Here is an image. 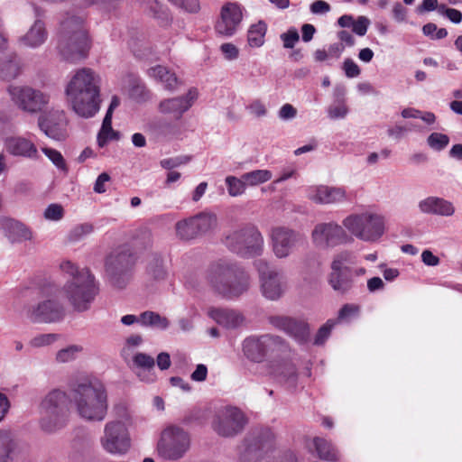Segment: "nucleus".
Instances as JSON below:
<instances>
[{
    "instance_id": "obj_1",
    "label": "nucleus",
    "mask_w": 462,
    "mask_h": 462,
    "mask_svg": "<svg viewBox=\"0 0 462 462\" xmlns=\"http://www.w3.org/2000/svg\"><path fill=\"white\" fill-rule=\"evenodd\" d=\"M72 110L80 117L91 118L100 109L99 77L89 68L78 69L65 88Z\"/></svg>"
},
{
    "instance_id": "obj_2",
    "label": "nucleus",
    "mask_w": 462,
    "mask_h": 462,
    "mask_svg": "<svg viewBox=\"0 0 462 462\" xmlns=\"http://www.w3.org/2000/svg\"><path fill=\"white\" fill-rule=\"evenodd\" d=\"M207 279L214 291L226 300H236L250 287L248 273L236 262L220 259L212 263Z\"/></svg>"
},
{
    "instance_id": "obj_3",
    "label": "nucleus",
    "mask_w": 462,
    "mask_h": 462,
    "mask_svg": "<svg viewBox=\"0 0 462 462\" xmlns=\"http://www.w3.org/2000/svg\"><path fill=\"white\" fill-rule=\"evenodd\" d=\"M60 269L71 277L63 286L69 303L77 312L88 310L100 291L94 274L88 268L79 269L70 261H63Z\"/></svg>"
},
{
    "instance_id": "obj_4",
    "label": "nucleus",
    "mask_w": 462,
    "mask_h": 462,
    "mask_svg": "<svg viewBox=\"0 0 462 462\" xmlns=\"http://www.w3.org/2000/svg\"><path fill=\"white\" fill-rule=\"evenodd\" d=\"M70 397L79 415L93 421H101L107 412V394L104 385L88 378L71 380L69 383Z\"/></svg>"
},
{
    "instance_id": "obj_5",
    "label": "nucleus",
    "mask_w": 462,
    "mask_h": 462,
    "mask_svg": "<svg viewBox=\"0 0 462 462\" xmlns=\"http://www.w3.org/2000/svg\"><path fill=\"white\" fill-rule=\"evenodd\" d=\"M57 49L61 57L70 62L88 56L90 39L81 16L67 14L60 21L57 34Z\"/></svg>"
},
{
    "instance_id": "obj_6",
    "label": "nucleus",
    "mask_w": 462,
    "mask_h": 462,
    "mask_svg": "<svg viewBox=\"0 0 462 462\" xmlns=\"http://www.w3.org/2000/svg\"><path fill=\"white\" fill-rule=\"evenodd\" d=\"M274 436L269 428H254L245 438L240 448V462H297L292 451H286L278 461L273 459Z\"/></svg>"
},
{
    "instance_id": "obj_7",
    "label": "nucleus",
    "mask_w": 462,
    "mask_h": 462,
    "mask_svg": "<svg viewBox=\"0 0 462 462\" xmlns=\"http://www.w3.org/2000/svg\"><path fill=\"white\" fill-rule=\"evenodd\" d=\"M41 429L47 433L64 428L69 420V397L60 389L51 390L42 401Z\"/></svg>"
},
{
    "instance_id": "obj_8",
    "label": "nucleus",
    "mask_w": 462,
    "mask_h": 462,
    "mask_svg": "<svg viewBox=\"0 0 462 462\" xmlns=\"http://www.w3.org/2000/svg\"><path fill=\"white\" fill-rule=\"evenodd\" d=\"M224 245L237 256L251 259L263 254L264 240L255 226L245 225L226 235Z\"/></svg>"
},
{
    "instance_id": "obj_9",
    "label": "nucleus",
    "mask_w": 462,
    "mask_h": 462,
    "mask_svg": "<svg viewBox=\"0 0 462 462\" xmlns=\"http://www.w3.org/2000/svg\"><path fill=\"white\" fill-rule=\"evenodd\" d=\"M135 255L129 246L122 245L111 252L105 261V273L112 286L123 289L131 276Z\"/></svg>"
},
{
    "instance_id": "obj_10",
    "label": "nucleus",
    "mask_w": 462,
    "mask_h": 462,
    "mask_svg": "<svg viewBox=\"0 0 462 462\" xmlns=\"http://www.w3.org/2000/svg\"><path fill=\"white\" fill-rule=\"evenodd\" d=\"M343 226L351 235L365 242H374L384 234V218L375 213L351 214L343 220Z\"/></svg>"
},
{
    "instance_id": "obj_11",
    "label": "nucleus",
    "mask_w": 462,
    "mask_h": 462,
    "mask_svg": "<svg viewBox=\"0 0 462 462\" xmlns=\"http://www.w3.org/2000/svg\"><path fill=\"white\" fill-rule=\"evenodd\" d=\"M313 245L319 250H328L353 241L351 236L335 221L318 223L311 231Z\"/></svg>"
},
{
    "instance_id": "obj_12",
    "label": "nucleus",
    "mask_w": 462,
    "mask_h": 462,
    "mask_svg": "<svg viewBox=\"0 0 462 462\" xmlns=\"http://www.w3.org/2000/svg\"><path fill=\"white\" fill-rule=\"evenodd\" d=\"M285 347L286 341L282 337L272 334L250 336L243 341L244 355L254 363L263 362L268 352Z\"/></svg>"
},
{
    "instance_id": "obj_13",
    "label": "nucleus",
    "mask_w": 462,
    "mask_h": 462,
    "mask_svg": "<svg viewBox=\"0 0 462 462\" xmlns=\"http://www.w3.org/2000/svg\"><path fill=\"white\" fill-rule=\"evenodd\" d=\"M247 421V418L241 409L226 405L217 411L213 426L218 435L232 437L240 433Z\"/></svg>"
},
{
    "instance_id": "obj_14",
    "label": "nucleus",
    "mask_w": 462,
    "mask_h": 462,
    "mask_svg": "<svg viewBox=\"0 0 462 462\" xmlns=\"http://www.w3.org/2000/svg\"><path fill=\"white\" fill-rule=\"evenodd\" d=\"M189 448V436L184 430L171 426L163 431L159 449L165 458L178 460L185 455Z\"/></svg>"
},
{
    "instance_id": "obj_15",
    "label": "nucleus",
    "mask_w": 462,
    "mask_h": 462,
    "mask_svg": "<svg viewBox=\"0 0 462 462\" xmlns=\"http://www.w3.org/2000/svg\"><path fill=\"white\" fill-rule=\"evenodd\" d=\"M101 444L104 449L113 455L125 454L131 446L128 430L122 421L107 422L104 430Z\"/></svg>"
},
{
    "instance_id": "obj_16",
    "label": "nucleus",
    "mask_w": 462,
    "mask_h": 462,
    "mask_svg": "<svg viewBox=\"0 0 462 462\" xmlns=\"http://www.w3.org/2000/svg\"><path fill=\"white\" fill-rule=\"evenodd\" d=\"M244 7L237 2H226L221 9L219 18L215 24L217 34L232 37L241 27Z\"/></svg>"
},
{
    "instance_id": "obj_17",
    "label": "nucleus",
    "mask_w": 462,
    "mask_h": 462,
    "mask_svg": "<svg viewBox=\"0 0 462 462\" xmlns=\"http://www.w3.org/2000/svg\"><path fill=\"white\" fill-rule=\"evenodd\" d=\"M269 323L283 331L298 345L305 346L310 339V328L308 322L289 316L274 315L269 317Z\"/></svg>"
},
{
    "instance_id": "obj_18",
    "label": "nucleus",
    "mask_w": 462,
    "mask_h": 462,
    "mask_svg": "<svg viewBox=\"0 0 462 462\" xmlns=\"http://www.w3.org/2000/svg\"><path fill=\"white\" fill-rule=\"evenodd\" d=\"M8 93L13 102L19 108L30 113H36L48 103V97L40 90L30 87L10 86Z\"/></svg>"
},
{
    "instance_id": "obj_19",
    "label": "nucleus",
    "mask_w": 462,
    "mask_h": 462,
    "mask_svg": "<svg viewBox=\"0 0 462 462\" xmlns=\"http://www.w3.org/2000/svg\"><path fill=\"white\" fill-rule=\"evenodd\" d=\"M198 95L197 88H191L183 96L162 99L158 104V111L162 115H170L174 119L179 120L192 106L194 101L198 98Z\"/></svg>"
},
{
    "instance_id": "obj_20",
    "label": "nucleus",
    "mask_w": 462,
    "mask_h": 462,
    "mask_svg": "<svg viewBox=\"0 0 462 462\" xmlns=\"http://www.w3.org/2000/svg\"><path fill=\"white\" fill-rule=\"evenodd\" d=\"M271 238L274 254L278 258H285L295 246L299 234L291 228L277 226L272 229Z\"/></svg>"
},
{
    "instance_id": "obj_21",
    "label": "nucleus",
    "mask_w": 462,
    "mask_h": 462,
    "mask_svg": "<svg viewBox=\"0 0 462 462\" xmlns=\"http://www.w3.org/2000/svg\"><path fill=\"white\" fill-rule=\"evenodd\" d=\"M64 316L63 306L57 300H46L29 311V318L35 323H53L62 319Z\"/></svg>"
},
{
    "instance_id": "obj_22",
    "label": "nucleus",
    "mask_w": 462,
    "mask_h": 462,
    "mask_svg": "<svg viewBox=\"0 0 462 462\" xmlns=\"http://www.w3.org/2000/svg\"><path fill=\"white\" fill-rule=\"evenodd\" d=\"M4 146L7 153L14 157L36 160L39 157L37 146L31 140L21 136L13 135L4 140Z\"/></svg>"
},
{
    "instance_id": "obj_23",
    "label": "nucleus",
    "mask_w": 462,
    "mask_h": 462,
    "mask_svg": "<svg viewBox=\"0 0 462 462\" xmlns=\"http://www.w3.org/2000/svg\"><path fill=\"white\" fill-rule=\"evenodd\" d=\"M27 457V451L7 430H0V462H19Z\"/></svg>"
},
{
    "instance_id": "obj_24",
    "label": "nucleus",
    "mask_w": 462,
    "mask_h": 462,
    "mask_svg": "<svg viewBox=\"0 0 462 462\" xmlns=\"http://www.w3.org/2000/svg\"><path fill=\"white\" fill-rule=\"evenodd\" d=\"M38 125L46 136L55 141H63L67 136L66 121L63 114L40 116Z\"/></svg>"
},
{
    "instance_id": "obj_25",
    "label": "nucleus",
    "mask_w": 462,
    "mask_h": 462,
    "mask_svg": "<svg viewBox=\"0 0 462 462\" xmlns=\"http://www.w3.org/2000/svg\"><path fill=\"white\" fill-rule=\"evenodd\" d=\"M418 209L421 214L449 217L455 214L453 203L442 197L429 196L418 202Z\"/></svg>"
},
{
    "instance_id": "obj_26",
    "label": "nucleus",
    "mask_w": 462,
    "mask_h": 462,
    "mask_svg": "<svg viewBox=\"0 0 462 462\" xmlns=\"http://www.w3.org/2000/svg\"><path fill=\"white\" fill-rule=\"evenodd\" d=\"M328 276V282L330 287L338 294L345 295L351 292L355 287L353 269H334Z\"/></svg>"
},
{
    "instance_id": "obj_27",
    "label": "nucleus",
    "mask_w": 462,
    "mask_h": 462,
    "mask_svg": "<svg viewBox=\"0 0 462 462\" xmlns=\"http://www.w3.org/2000/svg\"><path fill=\"white\" fill-rule=\"evenodd\" d=\"M310 199L319 204H337L348 200L344 188L329 186L315 188Z\"/></svg>"
},
{
    "instance_id": "obj_28",
    "label": "nucleus",
    "mask_w": 462,
    "mask_h": 462,
    "mask_svg": "<svg viewBox=\"0 0 462 462\" xmlns=\"http://www.w3.org/2000/svg\"><path fill=\"white\" fill-rule=\"evenodd\" d=\"M208 315L218 325L226 328H236L244 320L239 312L228 309L212 307L208 309Z\"/></svg>"
},
{
    "instance_id": "obj_29",
    "label": "nucleus",
    "mask_w": 462,
    "mask_h": 462,
    "mask_svg": "<svg viewBox=\"0 0 462 462\" xmlns=\"http://www.w3.org/2000/svg\"><path fill=\"white\" fill-rule=\"evenodd\" d=\"M274 381L288 391H294L298 383L297 368L291 363L279 364L273 372Z\"/></svg>"
},
{
    "instance_id": "obj_30",
    "label": "nucleus",
    "mask_w": 462,
    "mask_h": 462,
    "mask_svg": "<svg viewBox=\"0 0 462 462\" xmlns=\"http://www.w3.org/2000/svg\"><path fill=\"white\" fill-rule=\"evenodd\" d=\"M126 83L128 97L131 100L137 104H143L152 98L151 91L138 75L128 73L126 75Z\"/></svg>"
},
{
    "instance_id": "obj_31",
    "label": "nucleus",
    "mask_w": 462,
    "mask_h": 462,
    "mask_svg": "<svg viewBox=\"0 0 462 462\" xmlns=\"http://www.w3.org/2000/svg\"><path fill=\"white\" fill-rule=\"evenodd\" d=\"M1 226L5 236L11 243H21L32 239L31 230L18 220L6 218L2 221Z\"/></svg>"
},
{
    "instance_id": "obj_32",
    "label": "nucleus",
    "mask_w": 462,
    "mask_h": 462,
    "mask_svg": "<svg viewBox=\"0 0 462 462\" xmlns=\"http://www.w3.org/2000/svg\"><path fill=\"white\" fill-rule=\"evenodd\" d=\"M261 281V288L263 295L271 300H276L281 298L283 293L284 279L280 272L273 273Z\"/></svg>"
},
{
    "instance_id": "obj_33",
    "label": "nucleus",
    "mask_w": 462,
    "mask_h": 462,
    "mask_svg": "<svg viewBox=\"0 0 462 462\" xmlns=\"http://www.w3.org/2000/svg\"><path fill=\"white\" fill-rule=\"evenodd\" d=\"M47 38L44 23L37 19L28 32L23 37V43L31 48H36L42 45Z\"/></svg>"
},
{
    "instance_id": "obj_34",
    "label": "nucleus",
    "mask_w": 462,
    "mask_h": 462,
    "mask_svg": "<svg viewBox=\"0 0 462 462\" xmlns=\"http://www.w3.org/2000/svg\"><path fill=\"white\" fill-rule=\"evenodd\" d=\"M149 77L163 84L165 89L173 90L178 83L176 75L167 68L157 65L147 70Z\"/></svg>"
},
{
    "instance_id": "obj_35",
    "label": "nucleus",
    "mask_w": 462,
    "mask_h": 462,
    "mask_svg": "<svg viewBox=\"0 0 462 462\" xmlns=\"http://www.w3.org/2000/svg\"><path fill=\"white\" fill-rule=\"evenodd\" d=\"M313 446L318 457L320 459L329 462H336L337 460V450L331 443V441L324 438L316 437L313 439Z\"/></svg>"
},
{
    "instance_id": "obj_36",
    "label": "nucleus",
    "mask_w": 462,
    "mask_h": 462,
    "mask_svg": "<svg viewBox=\"0 0 462 462\" xmlns=\"http://www.w3.org/2000/svg\"><path fill=\"white\" fill-rule=\"evenodd\" d=\"M267 32V24L260 20L251 24L247 31V42L252 48H259L264 43V37Z\"/></svg>"
},
{
    "instance_id": "obj_37",
    "label": "nucleus",
    "mask_w": 462,
    "mask_h": 462,
    "mask_svg": "<svg viewBox=\"0 0 462 462\" xmlns=\"http://www.w3.org/2000/svg\"><path fill=\"white\" fill-rule=\"evenodd\" d=\"M147 128L158 136H169L175 133V125L163 117H153L147 123Z\"/></svg>"
},
{
    "instance_id": "obj_38",
    "label": "nucleus",
    "mask_w": 462,
    "mask_h": 462,
    "mask_svg": "<svg viewBox=\"0 0 462 462\" xmlns=\"http://www.w3.org/2000/svg\"><path fill=\"white\" fill-rule=\"evenodd\" d=\"M193 218L200 236L213 230L217 224V216L212 212L203 211L193 216Z\"/></svg>"
},
{
    "instance_id": "obj_39",
    "label": "nucleus",
    "mask_w": 462,
    "mask_h": 462,
    "mask_svg": "<svg viewBox=\"0 0 462 462\" xmlns=\"http://www.w3.org/2000/svg\"><path fill=\"white\" fill-rule=\"evenodd\" d=\"M176 233L178 236L184 240H190L200 236L193 217L178 221L176 224Z\"/></svg>"
},
{
    "instance_id": "obj_40",
    "label": "nucleus",
    "mask_w": 462,
    "mask_h": 462,
    "mask_svg": "<svg viewBox=\"0 0 462 462\" xmlns=\"http://www.w3.org/2000/svg\"><path fill=\"white\" fill-rule=\"evenodd\" d=\"M147 273L155 281H162L167 276V272L163 266L162 257L159 254L151 255V259L146 268Z\"/></svg>"
},
{
    "instance_id": "obj_41",
    "label": "nucleus",
    "mask_w": 462,
    "mask_h": 462,
    "mask_svg": "<svg viewBox=\"0 0 462 462\" xmlns=\"http://www.w3.org/2000/svg\"><path fill=\"white\" fill-rule=\"evenodd\" d=\"M20 67L15 60V55H10L7 60H0V79L12 80L19 74Z\"/></svg>"
},
{
    "instance_id": "obj_42",
    "label": "nucleus",
    "mask_w": 462,
    "mask_h": 462,
    "mask_svg": "<svg viewBox=\"0 0 462 462\" xmlns=\"http://www.w3.org/2000/svg\"><path fill=\"white\" fill-rule=\"evenodd\" d=\"M147 5L150 12L160 22L161 25L167 26L170 24L171 18L166 6L157 0H148Z\"/></svg>"
},
{
    "instance_id": "obj_43",
    "label": "nucleus",
    "mask_w": 462,
    "mask_h": 462,
    "mask_svg": "<svg viewBox=\"0 0 462 462\" xmlns=\"http://www.w3.org/2000/svg\"><path fill=\"white\" fill-rule=\"evenodd\" d=\"M273 177L272 171L269 170H254L242 175V179L245 180L246 185L256 186L270 180Z\"/></svg>"
},
{
    "instance_id": "obj_44",
    "label": "nucleus",
    "mask_w": 462,
    "mask_h": 462,
    "mask_svg": "<svg viewBox=\"0 0 462 462\" xmlns=\"http://www.w3.org/2000/svg\"><path fill=\"white\" fill-rule=\"evenodd\" d=\"M337 324V320L335 319H328L317 331L312 344L316 346H323L331 335V332L335 326Z\"/></svg>"
},
{
    "instance_id": "obj_45",
    "label": "nucleus",
    "mask_w": 462,
    "mask_h": 462,
    "mask_svg": "<svg viewBox=\"0 0 462 462\" xmlns=\"http://www.w3.org/2000/svg\"><path fill=\"white\" fill-rule=\"evenodd\" d=\"M449 136L446 134L433 132L426 139L427 145L435 152H441L448 145Z\"/></svg>"
},
{
    "instance_id": "obj_46",
    "label": "nucleus",
    "mask_w": 462,
    "mask_h": 462,
    "mask_svg": "<svg viewBox=\"0 0 462 462\" xmlns=\"http://www.w3.org/2000/svg\"><path fill=\"white\" fill-rule=\"evenodd\" d=\"M228 194L232 197L242 195L246 189V182L241 178L236 176H227L225 180Z\"/></svg>"
},
{
    "instance_id": "obj_47",
    "label": "nucleus",
    "mask_w": 462,
    "mask_h": 462,
    "mask_svg": "<svg viewBox=\"0 0 462 462\" xmlns=\"http://www.w3.org/2000/svg\"><path fill=\"white\" fill-rule=\"evenodd\" d=\"M94 231V226L90 223H82L76 225L69 233L68 238L70 242L76 243L84 239Z\"/></svg>"
},
{
    "instance_id": "obj_48",
    "label": "nucleus",
    "mask_w": 462,
    "mask_h": 462,
    "mask_svg": "<svg viewBox=\"0 0 462 462\" xmlns=\"http://www.w3.org/2000/svg\"><path fill=\"white\" fill-rule=\"evenodd\" d=\"M355 263L354 254L345 250L336 254L331 262L330 268L337 269H352L347 264Z\"/></svg>"
},
{
    "instance_id": "obj_49",
    "label": "nucleus",
    "mask_w": 462,
    "mask_h": 462,
    "mask_svg": "<svg viewBox=\"0 0 462 462\" xmlns=\"http://www.w3.org/2000/svg\"><path fill=\"white\" fill-rule=\"evenodd\" d=\"M360 308L356 304L346 303L338 310L336 320L338 322H349L351 319L358 316Z\"/></svg>"
},
{
    "instance_id": "obj_50",
    "label": "nucleus",
    "mask_w": 462,
    "mask_h": 462,
    "mask_svg": "<svg viewBox=\"0 0 462 462\" xmlns=\"http://www.w3.org/2000/svg\"><path fill=\"white\" fill-rule=\"evenodd\" d=\"M133 363L137 368L150 372L154 368L155 360L146 353L138 352L133 356Z\"/></svg>"
},
{
    "instance_id": "obj_51",
    "label": "nucleus",
    "mask_w": 462,
    "mask_h": 462,
    "mask_svg": "<svg viewBox=\"0 0 462 462\" xmlns=\"http://www.w3.org/2000/svg\"><path fill=\"white\" fill-rule=\"evenodd\" d=\"M42 152L57 167V169L61 171L68 170L66 162L60 152L49 147H42Z\"/></svg>"
},
{
    "instance_id": "obj_52",
    "label": "nucleus",
    "mask_w": 462,
    "mask_h": 462,
    "mask_svg": "<svg viewBox=\"0 0 462 462\" xmlns=\"http://www.w3.org/2000/svg\"><path fill=\"white\" fill-rule=\"evenodd\" d=\"M119 138L120 133L114 130L112 126L110 128H101L97 134V144L99 147H105L108 141L118 140Z\"/></svg>"
},
{
    "instance_id": "obj_53",
    "label": "nucleus",
    "mask_w": 462,
    "mask_h": 462,
    "mask_svg": "<svg viewBox=\"0 0 462 462\" xmlns=\"http://www.w3.org/2000/svg\"><path fill=\"white\" fill-rule=\"evenodd\" d=\"M283 48L292 49L300 40V34L295 27L289 28L285 32L280 36Z\"/></svg>"
},
{
    "instance_id": "obj_54",
    "label": "nucleus",
    "mask_w": 462,
    "mask_h": 462,
    "mask_svg": "<svg viewBox=\"0 0 462 462\" xmlns=\"http://www.w3.org/2000/svg\"><path fill=\"white\" fill-rule=\"evenodd\" d=\"M81 350V347L76 345H71L68 347L60 349L56 356L57 361L60 363H67L75 359L76 355Z\"/></svg>"
},
{
    "instance_id": "obj_55",
    "label": "nucleus",
    "mask_w": 462,
    "mask_h": 462,
    "mask_svg": "<svg viewBox=\"0 0 462 462\" xmlns=\"http://www.w3.org/2000/svg\"><path fill=\"white\" fill-rule=\"evenodd\" d=\"M64 216V209L57 203L50 204L44 210L43 217L50 221H59Z\"/></svg>"
},
{
    "instance_id": "obj_56",
    "label": "nucleus",
    "mask_w": 462,
    "mask_h": 462,
    "mask_svg": "<svg viewBox=\"0 0 462 462\" xmlns=\"http://www.w3.org/2000/svg\"><path fill=\"white\" fill-rule=\"evenodd\" d=\"M328 116L332 120L343 119L348 113L345 103H334L328 107Z\"/></svg>"
},
{
    "instance_id": "obj_57",
    "label": "nucleus",
    "mask_w": 462,
    "mask_h": 462,
    "mask_svg": "<svg viewBox=\"0 0 462 462\" xmlns=\"http://www.w3.org/2000/svg\"><path fill=\"white\" fill-rule=\"evenodd\" d=\"M342 69L346 78L354 79L360 75L361 69L359 66L350 58H346L343 61Z\"/></svg>"
},
{
    "instance_id": "obj_58",
    "label": "nucleus",
    "mask_w": 462,
    "mask_h": 462,
    "mask_svg": "<svg viewBox=\"0 0 462 462\" xmlns=\"http://www.w3.org/2000/svg\"><path fill=\"white\" fill-rule=\"evenodd\" d=\"M369 24L370 21L367 17L358 16L357 19L355 20L354 25H352L351 29L356 35L365 36L367 32Z\"/></svg>"
},
{
    "instance_id": "obj_59",
    "label": "nucleus",
    "mask_w": 462,
    "mask_h": 462,
    "mask_svg": "<svg viewBox=\"0 0 462 462\" xmlns=\"http://www.w3.org/2000/svg\"><path fill=\"white\" fill-rule=\"evenodd\" d=\"M254 265L259 273L260 280L265 278L278 271L269 266V263L264 259H258L254 261Z\"/></svg>"
},
{
    "instance_id": "obj_60",
    "label": "nucleus",
    "mask_w": 462,
    "mask_h": 462,
    "mask_svg": "<svg viewBox=\"0 0 462 462\" xmlns=\"http://www.w3.org/2000/svg\"><path fill=\"white\" fill-rule=\"evenodd\" d=\"M220 51L227 60H235L239 56L238 48L231 42L222 43L220 45Z\"/></svg>"
},
{
    "instance_id": "obj_61",
    "label": "nucleus",
    "mask_w": 462,
    "mask_h": 462,
    "mask_svg": "<svg viewBox=\"0 0 462 462\" xmlns=\"http://www.w3.org/2000/svg\"><path fill=\"white\" fill-rule=\"evenodd\" d=\"M56 334H42L31 340V345L34 347L49 346L57 339Z\"/></svg>"
},
{
    "instance_id": "obj_62",
    "label": "nucleus",
    "mask_w": 462,
    "mask_h": 462,
    "mask_svg": "<svg viewBox=\"0 0 462 462\" xmlns=\"http://www.w3.org/2000/svg\"><path fill=\"white\" fill-rule=\"evenodd\" d=\"M330 9V5L324 0H316L310 5V11L313 14H323L328 13Z\"/></svg>"
},
{
    "instance_id": "obj_63",
    "label": "nucleus",
    "mask_w": 462,
    "mask_h": 462,
    "mask_svg": "<svg viewBox=\"0 0 462 462\" xmlns=\"http://www.w3.org/2000/svg\"><path fill=\"white\" fill-rule=\"evenodd\" d=\"M110 175L107 173V172H102L100 173L95 183H94V187H93V189L96 193L97 194H102V193H105L106 189L105 187V184L110 180Z\"/></svg>"
},
{
    "instance_id": "obj_64",
    "label": "nucleus",
    "mask_w": 462,
    "mask_h": 462,
    "mask_svg": "<svg viewBox=\"0 0 462 462\" xmlns=\"http://www.w3.org/2000/svg\"><path fill=\"white\" fill-rule=\"evenodd\" d=\"M208 367L204 364L197 365L195 370L191 373L190 378L194 382H204L207 379Z\"/></svg>"
}]
</instances>
